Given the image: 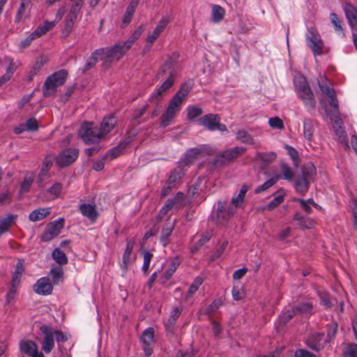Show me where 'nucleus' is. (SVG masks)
Masks as SVG:
<instances>
[{"label":"nucleus","mask_w":357,"mask_h":357,"mask_svg":"<svg viewBox=\"0 0 357 357\" xmlns=\"http://www.w3.org/2000/svg\"><path fill=\"white\" fill-rule=\"evenodd\" d=\"M294 82L296 94L299 98L302 100L306 107L314 109L316 106V100L306 79L303 75H296Z\"/></svg>","instance_id":"f257e3e1"},{"label":"nucleus","mask_w":357,"mask_h":357,"mask_svg":"<svg viewBox=\"0 0 357 357\" xmlns=\"http://www.w3.org/2000/svg\"><path fill=\"white\" fill-rule=\"evenodd\" d=\"M128 50L129 48L123 42L118 43L111 47L95 50L93 52V56L99 54L102 57V61L118 62Z\"/></svg>","instance_id":"f03ea898"},{"label":"nucleus","mask_w":357,"mask_h":357,"mask_svg":"<svg viewBox=\"0 0 357 357\" xmlns=\"http://www.w3.org/2000/svg\"><path fill=\"white\" fill-rule=\"evenodd\" d=\"M67 76L68 72L66 70H60L50 75L43 86V96L47 97L54 94L56 88L64 84Z\"/></svg>","instance_id":"7ed1b4c3"},{"label":"nucleus","mask_w":357,"mask_h":357,"mask_svg":"<svg viewBox=\"0 0 357 357\" xmlns=\"http://www.w3.org/2000/svg\"><path fill=\"white\" fill-rule=\"evenodd\" d=\"M78 135L87 144L98 143L102 139L98 128L95 127L93 123H83Z\"/></svg>","instance_id":"20e7f679"},{"label":"nucleus","mask_w":357,"mask_h":357,"mask_svg":"<svg viewBox=\"0 0 357 357\" xmlns=\"http://www.w3.org/2000/svg\"><path fill=\"white\" fill-rule=\"evenodd\" d=\"M199 124L210 131L219 130L226 132L227 128L220 123V117L218 114H208L198 119Z\"/></svg>","instance_id":"39448f33"},{"label":"nucleus","mask_w":357,"mask_h":357,"mask_svg":"<svg viewBox=\"0 0 357 357\" xmlns=\"http://www.w3.org/2000/svg\"><path fill=\"white\" fill-rule=\"evenodd\" d=\"M307 44L314 55H321L324 52V43L318 31L314 29H308L306 36Z\"/></svg>","instance_id":"423d86ee"},{"label":"nucleus","mask_w":357,"mask_h":357,"mask_svg":"<svg viewBox=\"0 0 357 357\" xmlns=\"http://www.w3.org/2000/svg\"><path fill=\"white\" fill-rule=\"evenodd\" d=\"M183 102L173 96L165 112L161 116L160 124L162 127H167L170 124L176 114L180 111Z\"/></svg>","instance_id":"0eeeda50"},{"label":"nucleus","mask_w":357,"mask_h":357,"mask_svg":"<svg viewBox=\"0 0 357 357\" xmlns=\"http://www.w3.org/2000/svg\"><path fill=\"white\" fill-rule=\"evenodd\" d=\"M318 85L321 91L330 99L329 103L331 107L334 109H337L338 100L331 82L326 77H320V80L318 81Z\"/></svg>","instance_id":"6e6552de"},{"label":"nucleus","mask_w":357,"mask_h":357,"mask_svg":"<svg viewBox=\"0 0 357 357\" xmlns=\"http://www.w3.org/2000/svg\"><path fill=\"white\" fill-rule=\"evenodd\" d=\"M40 331L43 335L42 348L45 353L50 354L54 347V329L51 326L43 325L40 327Z\"/></svg>","instance_id":"1a4fd4ad"},{"label":"nucleus","mask_w":357,"mask_h":357,"mask_svg":"<svg viewBox=\"0 0 357 357\" xmlns=\"http://www.w3.org/2000/svg\"><path fill=\"white\" fill-rule=\"evenodd\" d=\"M79 151L75 148H70L61 151L56 158L59 166L66 167L74 162L77 158Z\"/></svg>","instance_id":"9d476101"},{"label":"nucleus","mask_w":357,"mask_h":357,"mask_svg":"<svg viewBox=\"0 0 357 357\" xmlns=\"http://www.w3.org/2000/svg\"><path fill=\"white\" fill-rule=\"evenodd\" d=\"M135 244V240L133 238H126V246L123 252L122 259L119 262V266L124 273H126L129 265L132 263L131 253Z\"/></svg>","instance_id":"9b49d317"},{"label":"nucleus","mask_w":357,"mask_h":357,"mask_svg":"<svg viewBox=\"0 0 357 357\" xmlns=\"http://www.w3.org/2000/svg\"><path fill=\"white\" fill-rule=\"evenodd\" d=\"M174 83V77L170 74V76H168L167 79L151 94L149 100L151 102L159 100L165 92L173 86Z\"/></svg>","instance_id":"f8f14e48"},{"label":"nucleus","mask_w":357,"mask_h":357,"mask_svg":"<svg viewBox=\"0 0 357 357\" xmlns=\"http://www.w3.org/2000/svg\"><path fill=\"white\" fill-rule=\"evenodd\" d=\"M20 351L31 357H45L42 352H38V347L31 340H22L20 342Z\"/></svg>","instance_id":"ddd939ff"},{"label":"nucleus","mask_w":357,"mask_h":357,"mask_svg":"<svg viewBox=\"0 0 357 357\" xmlns=\"http://www.w3.org/2000/svg\"><path fill=\"white\" fill-rule=\"evenodd\" d=\"M327 342L324 333H315L307 340L306 344L311 349L319 351L324 347Z\"/></svg>","instance_id":"4468645a"},{"label":"nucleus","mask_w":357,"mask_h":357,"mask_svg":"<svg viewBox=\"0 0 357 357\" xmlns=\"http://www.w3.org/2000/svg\"><path fill=\"white\" fill-rule=\"evenodd\" d=\"M33 289L38 294L49 295L52 292L53 286L48 278L43 277L37 280L33 287Z\"/></svg>","instance_id":"2eb2a0df"},{"label":"nucleus","mask_w":357,"mask_h":357,"mask_svg":"<svg viewBox=\"0 0 357 357\" xmlns=\"http://www.w3.org/2000/svg\"><path fill=\"white\" fill-rule=\"evenodd\" d=\"M32 0H21L20 7L17 11L15 22L19 23L29 18L33 4Z\"/></svg>","instance_id":"dca6fc26"},{"label":"nucleus","mask_w":357,"mask_h":357,"mask_svg":"<svg viewBox=\"0 0 357 357\" xmlns=\"http://www.w3.org/2000/svg\"><path fill=\"white\" fill-rule=\"evenodd\" d=\"M63 227V219L59 218L56 221L50 224L47 228L45 234L43 236L44 241H50L60 233Z\"/></svg>","instance_id":"f3484780"},{"label":"nucleus","mask_w":357,"mask_h":357,"mask_svg":"<svg viewBox=\"0 0 357 357\" xmlns=\"http://www.w3.org/2000/svg\"><path fill=\"white\" fill-rule=\"evenodd\" d=\"M343 10L349 26L357 31V8L351 3H346Z\"/></svg>","instance_id":"a211bd4d"},{"label":"nucleus","mask_w":357,"mask_h":357,"mask_svg":"<svg viewBox=\"0 0 357 357\" xmlns=\"http://www.w3.org/2000/svg\"><path fill=\"white\" fill-rule=\"evenodd\" d=\"M154 331L152 328H146L141 337L143 344V349L146 356H150L152 354L153 350L150 345L153 342Z\"/></svg>","instance_id":"6ab92c4d"},{"label":"nucleus","mask_w":357,"mask_h":357,"mask_svg":"<svg viewBox=\"0 0 357 357\" xmlns=\"http://www.w3.org/2000/svg\"><path fill=\"white\" fill-rule=\"evenodd\" d=\"M245 151V148L241 146H236L220 153L219 156L222 158L225 161H230L232 160L238 156H240L244 151Z\"/></svg>","instance_id":"aec40b11"},{"label":"nucleus","mask_w":357,"mask_h":357,"mask_svg":"<svg viewBox=\"0 0 357 357\" xmlns=\"http://www.w3.org/2000/svg\"><path fill=\"white\" fill-rule=\"evenodd\" d=\"M116 123V121L113 116H107L102 120L98 129L102 138L114 128Z\"/></svg>","instance_id":"412c9836"},{"label":"nucleus","mask_w":357,"mask_h":357,"mask_svg":"<svg viewBox=\"0 0 357 357\" xmlns=\"http://www.w3.org/2000/svg\"><path fill=\"white\" fill-rule=\"evenodd\" d=\"M181 264V260L179 257H175L171 261L168 268L163 273L160 279L162 280V282H166L168 281L173 274L176 271L177 268Z\"/></svg>","instance_id":"4be33fe9"},{"label":"nucleus","mask_w":357,"mask_h":357,"mask_svg":"<svg viewBox=\"0 0 357 357\" xmlns=\"http://www.w3.org/2000/svg\"><path fill=\"white\" fill-rule=\"evenodd\" d=\"M317 174V169L313 163L309 162L303 165L301 169V176L310 181H313Z\"/></svg>","instance_id":"5701e85b"},{"label":"nucleus","mask_w":357,"mask_h":357,"mask_svg":"<svg viewBox=\"0 0 357 357\" xmlns=\"http://www.w3.org/2000/svg\"><path fill=\"white\" fill-rule=\"evenodd\" d=\"M81 213L91 220H95L98 217V212L95 205L90 204H82L79 206Z\"/></svg>","instance_id":"b1692460"},{"label":"nucleus","mask_w":357,"mask_h":357,"mask_svg":"<svg viewBox=\"0 0 357 357\" xmlns=\"http://www.w3.org/2000/svg\"><path fill=\"white\" fill-rule=\"evenodd\" d=\"M194 85V81L192 79H189L183 83L179 90L176 93L174 96L176 98L179 100L183 102L185 97L188 96L189 92L191 91Z\"/></svg>","instance_id":"393cba45"},{"label":"nucleus","mask_w":357,"mask_h":357,"mask_svg":"<svg viewBox=\"0 0 357 357\" xmlns=\"http://www.w3.org/2000/svg\"><path fill=\"white\" fill-rule=\"evenodd\" d=\"M81 8L72 6L69 13L66 16V29L69 32L72 30L74 23L77 17V15L79 13Z\"/></svg>","instance_id":"a878e982"},{"label":"nucleus","mask_w":357,"mask_h":357,"mask_svg":"<svg viewBox=\"0 0 357 357\" xmlns=\"http://www.w3.org/2000/svg\"><path fill=\"white\" fill-rule=\"evenodd\" d=\"M185 168L181 165L178 163V167L174 169L170 174L167 182L172 185V186H175L176 183L181 178L183 175L184 174Z\"/></svg>","instance_id":"bb28decb"},{"label":"nucleus","mask_w":357,"mask_h":357,"mask_svg":"<svg viewBox=\"0 0 357 357\" xmlns=\"http://www.w3.org/2000/svg\"><path fill=\"white\" fill-rule=\"evenodd\" d=\"M47 60L43 56H39L36 59L34 64L31 67L28 75L27 80L31 81L33 77L39 73V71L42 69Z\"/></svg>","instance_id":"cd10ccee"},{"label":"nucleus","mask_w":357,"mask_h":357,"mask_svg":"<svg viewBox=\"0 0 357 357\" xmlns=\"http://www.w3.org/2000/svg\"><path fill=\"white\" fill-rule=\"evenodd\" d=\"M310 183L311 181L300 176L296 178L294 183L296 192L302 195H305L309 190Z\"/></svg>","instance_id":"c85d7f7f"},{"label":"nucleus","mask_w":357,"mask_h":357,"mask_svg":"<svg viewBox=\"0 0 357 357\" xmlns=\"http://www.w3.org/2000/svg\"><path fill=\"white\" fill-rule=\"evenodd\" d=\"M175 227L174 221L173 222H167L162 227L160 241L163 246H166L169 243V237L172 234Z\"/></svg>","instance_id":"c756f323"},{"label":"nucleus","mask_w":357,"mask_h":357,"mask_svg":"<svg viewBox=\"0 0 357 357\" xmlns=\"http://www.w3.org/2000/svg\"><path fill=\"white\" fill-rule=\"evenodd\" d=\"M199 153L200 152L199 149H191L186 152L185 155L179 160L178 162L185 168L193 162Z\"/></svg>","instance_id":"7c9ffc66"},{"label":"nucleus","mask_w":357,"mask_h":357,"mask_svg":"<svg viewBox=\"0 0 357 357\" xmlns=\"http://www.w3.org/2000/svg\"><path fill=\"white\" fill-rule=\"evenodd\" d=\"M333 130L338 142L341 143L346 149H349V145L347 140V134L342 126H333Z\"/></svg>","instance_id":"2f4dec72"},{"label":"nucleus","mask_w":357,"mask_h":357,"mask_svg":"<svg viewBox=\"0 0 357 357\" xmlns=\"http://www.w3.org/2000/svg\"><path fill=\"white\" fill-rule=\"evenodd\" d=\"M51 213L50 208H38L33 211L29 215V219L32 222H36L44 219Z\"/></svg>","instance_id":"473e14b6"},{"label":"nucleus","mask_w":357,"mask_h":357,"mask_svg":"<svg viewBox=\"0 0 357 357\" xmlns=\"http://www.w3.org/2000/svg\"><path fill=\"white\" fill-rule=\"evenodd\" d=\"M17 218L16 215L8 214L6 218L0 220V236L6 232Z\"/></svg>","instance_id":"72a5a7b5"},{"label":"nucleus","mask_w":357,"mask_h":357,"mask_svg":"<svg viewBox=\"0 0 357 357\" xmlns=\"http://www.w3.org/2000/svg\"><path fill=\"white\" fill-rule=\"evenodd\" d=\"M55 26V22L45 21L44 24L39 25L33 32L37 38L44 36L47 31H50Z\"/></svg>","instance_id":"f704fd0d"},{"label":"nucleus","mask_w":357,"mask_h":357,"mask_svg":"<svg viewBox=\"0 0 357 357\" xmlns=\"http://www.w3.org/2000/svg\"><path fill=\"white\" fill-rule=\"evenodd\" d=\"M330 20L334 27L335 32L340 36L344 37L345 36L344 28L342 26V21L339 18L337 15L335 13H331Z\"/></svg>","instance_id":"c9c22d12"},{"label":"nucleus","mask_w":357,"mask_h":357,"mask_svg":"<svg viewBox=\"0 0 357 357\" xmlns=\"http://www.w3.org/2000/svg\"><path fill=\"white\" fill-rule=\"evenodd\" d=\"M184 198V194L183 192H177V194L171 199H168L163 206L167 211L171 210L173 207L177 204L182 203Z\"/></svg>","instance_id":"e433bc0d"},{"label":"nucleus","mask_w":357,"mask_h":357,"mask_svg":"<svg viewBox=\"0 0 357 357\" xmlns=\"http://www.w3.org/2000/svg\"><path fill=\"white\" fill-rule=\"evenodd\" d=\"M225 12L219 5H213L211 11V20L213 22H219L223 20Z\"/></svg>","instance_id":"4c0bfd02"},{"label":"nucleus","mask_w":357,"mask_h":357,"mask_svg":"<svg viewBox=\"0 0 357 357\" xmlns=\"http://www.w3.org/2000/svg\"><path fill=\"white\" fill-rule=\"evenodd\" d=\"M187 119L192 121L196 118L201 116L203 114V110L201 107L195 105H189L186 108Z\"/></svg>","instance_id":"58836bf2"},{"label":"nucleus","mask_w":357,"mask_h":357,"mask_svg":"<svg viewBox=\"0 0 357 357\" xmlns=\"http://www.w3.org/2000/svg\"><path fill=\"white\" fill-rule=\"evenodd\" d=\"M236 139L243 144H255L253 138L245 130H239L236 132Z\"/></svg>","instance_id":"ea45409f"},{"label":"nucleus","mask_w":357,"mask_h":357,"mask_svg":"<svg viewBox=\"0 0 357 357\" xmlns=\"http://www.w3.org/2000/svg\"><path fill=\"white\" fill-rule=\"evenodd\" d=\"M126 145L123 144H120L118 146L112 148L105 154V158L109 160H112L118 156H119L123 151L124 150Z\"/></svg>","instance_id":"a19ab883"},{"label":"nucleus","mask_w":357,"mask_h":357,"mask_svg":"<svg viewBox=\"0 0 357 357\" xmlns=\"http://www.w3.org/2000/svg\"><path fill=\"white\" fill-rule=\"evenodd\" d=\"M144 30V26L142 25L139 26L132 32L130 38L126 41L123 42L125 45L129 48V50L132 46L134 43L139 38Z\"/></svg>","instance_id":"79ce46f5"},{"label":"nucleus","mask_w":357,"mask_h":357,"mask_svg":"<svg viewBox=\"0 0 357 357\" xmlns=\"http://www.w3.org/2000/svg\"><path fill=\"white\" fill-rule=\"evenodd\" d=\"M174 66H175V60L172 57H169L167 59L164 65L161 68V71L164 74H167L170 76V74L174 77Z\"/></svg>","instance_id":"37998d69"},{"label":"nucleus","mask_w":357,"mask_h":357,"mask_svg":"<svg viewBox=\"0 0 357 357\" xmlns=\"http://www.w3.org/2000/svg\"><path fill=\"white\" fill-rule=\"evenodd\" d=\"M211 236L212 234L209 231H206L202 234L199 236V238L194 243L192 250L196 251L199 249L202 245H204L211 239Z\"/></svg>","instance_id":"c03bdc74"},{"label":"nucleus","mask_w":357,"mask_h":357,"mask_svg":"<svg viewBox=\"0 0 357 357\" xmlns=\"http://www.w3.org/2000/svg\"><path fill=\"white\" fill-rule=\"evenodd\" d=\"M280 179V176H275L271 178H270L269 180L266 181L265 183H264L262 185L258 186L256 189H255V193L257 194H259L261 192H264V191H266L267 190L268 188H270L271 186H273V185H275L276 183V182Z\"/></svg>","instance_id":"a18cd8bd"},{"label":"nucleus","mask_w":357,"mask_h":357,"mask_svg":"<svg viewBox=\"0 0 357 357\" xmlns=\"http://www.w3.org/2000/svg\"><path fill=\"white\" fill-rule=\"evenodd\" d=\"M296 309L292 307L291 309L287 310L283 312L278 319L279 322L285 325L291 319H292L296 314Z\"/></svg>","instance_id":"49530a36"},{"label":"nucleus","mask_w":357,"mask_h":357,"mask_svg":"<svg viewBox=\"0 0 357 357\" xmlns=\"http://www.w3.org/2000/svg\"><path fill=\"white\" fill-rule=\"evenodd\" d=\"M52 257L59 264L63 265L68 263V258L66 254L59 248H56L53 251Z\"/></svg>","instance_id":"de8ad7c7"},{"label":"nucleus","mask_w":357,"mask_h":357,"mask_svg":"<svg viewBox=\"0 0 357 357\" xmlns=\"http://www.w3.org/2000/svg\"><path fill=\"white\" fill-rule=\"evenodd\" d=\"M34 176L32 174H27L24 176L23 182L20 185V193H24L29 191L33 181Z\"/></svg>","instance_id":"09e8293b"},{"label":"nucleus","mask_w":357,"mask_h":357,"mask_svg":"<svg viewBox=\"0 0 357 357\" xmlns=\"http://www.w3.org/2000/svg\"><path fill=\"white\" fill-rule=\"evenodd\" d=\"M202 283L203 279L201 277H197L188 289L186 298L192 297Z\"/></svg>","instance_id":"8fccbe9b"},{"label":"nucleus","mask_w":357,"mask_h":357,"mask_svg":"<svg viewBox=\"0 0 357 357\" xmlns=\"http://www.w3.org/2000/svg\"><path fill=\"white\" fill-rule=\"evenodd\" d=\"M296 309L297 314H307L310 313L312 309V304L310 302H303L298 305L294 306Z\"/></svg>","instance_id":"3c124183"},{"label":"nucleus","mask_w":357,"mask_h":357,"mask_svg":"<svg viewBox=\"0 0 357 357\" xmlns=\"http://www.w3.org/2000/svg\"><path fill=\"white\" fill-rule=\"evenodd\" d=\"M303 132L307 140H311L313 137V127L310 120H305L303 123Z\"/></svg>","instance_id":"603ef678"},{"label":"nucleus","mask_w":357,"mask_h":357,"mask_svg":"<svg viewBox=\"0 0 357 357\" xmlns=\"http://www.w3.org/2000/svg\"><path fill=\"white\" fill-rule=\"evenodd\" d=\"M281 172L282 175H279L280 176V178H283L288 181L292 180L294 177V172L287 165L282 164L281 165Z\"/></svg>","instance_id":"864d4df0"},{"label":"nucleus","mask_w":357,"mask_h":357,"mask_svg":"<svg viewBox=\"0 0 357 357\" xmlns=\"http://www.w3.org/2000/svg\"><path fill=\"white\" fill-rule=\"evenodd\" d=\"M63 269L61 267H56L52 268L50 271V275L52 278V281L54 284H58L60 280L63 277Z\"/></svg>","instance_id":"5fc2aeb1"},{"label":"nucleus","mask_w":357,"mask_h":357,"mask_svg":"<svg viewBox=\"0 0 357 357\" xmlns=\"http://www.w3.org/2000/svg\"><path fill=\"white\" fill-rule=\"evenodd\" d=\"M169 22L170 17L169 16H164L160 20L154 29L161 33L167 26Z\"/></svg>","instance_id":"6e6d98bb"},{"label":"nucleus","mask_w":357,"mask_h":357,"mask_svg":"<svg viewBox=\"0 0 357 357\" xmlns=\"http://www.w3.org/2000/svg\"><path fill=\"white\" fill-rule=\"evenodd\" d=\"M276 154L273 152L271 153H259L257 154V158L267 163H270L275 160Z\"/></svg>","instance_id":"4d7b16f0"},{"label":"nucleus","mask_w":357,"mask_h":357,"mask_svg":"<svg viewBox=\"0 0 357 357\" xmlns=\"http://www.w3.org/2000/svg\"><path fill=\"white\" fill-rule=\"evenodd\" d=\"M284 202V195H278L275 197L265 207L266 209L272 211L273 208L278 206Z\"/></svg>","instance_id":"13d9d810"},{"label":"nucleus","mask_w":357,"mask_h":357,"mask_svg":"<svg viewBox=\"0 0 357 357\" xmlns=\"http://www.w3.org/2000/svg\"><path fill=\"white\" fill-rule=\"evenodd\" d=\"M102 61V57L100 55L98 54L96 56H93V52L91 54L89 61L86 62L84 66V70L86 71L93 67L95 64L99 61Z\"/></svg>","instance_id":"bf43d9fd"},{"label":"nucleus","mask_w":357,"mask_h":357,"mask_svg":"<svg viewBox=\"0 0 357 357\" xmlns=\"http://www.w3.org/2000/svg\"><path fill=\"white\" fill-rule=\"evenodd\" d=\"M222 305V301L220 298L215 299L210 304L206 309L207 314H212L216 312L218 308Z\"/></svg>","instance_id":"052dcab7"},{"label":"nucleus","mask_w":357,"mask_h":357,"mask_svg":"<svg viewBox=\"0 0 357 357\" xmlns=\"http://www.w3.org/2000/svg\"><path fill=\"white\" fill-rule=\"evenodd\" d=\"M301 229H312L316 225L315 221L310 218H305L301 222L298 223Z\"/></svg>","instance_id":"680f3d73"},{"label":"nucleus","mask_w":357,"mask_h":357,"mask_svg":"<svg viewBox=\"0 0 357 357\" xmlns=\"http://www.w3.org/2000/svg\"><path fill=\"white\" fill-rule=\"evenodd\" d=\"M334 109L335 110L331 116V120L333 123V126H342L343 121L340 116L338 107Z\"/></svg>","instance_id":"e2e57ef3"},{"label":"nucleus","mask_w":357,"mask_h":357,"mask_svg":"<svg viewBox=\"0 0 357 357\" xmlns=\"http://www.w3.org/2000/svg\"><path fill=\"white\" fill-rule=\"evenodd\" d=\"M153 257V255L149 252H144V263L142 265V270L146 274L148 269L150 266V263L151 259Z\"/></svg>","instance_id":"0e129e2a"},{"label":"nucleus","mask_w":357,"mask_h":357,"mask_svg":"<svg viewBox=\"0 0 357 357\" xmlns=\"http://www.w3.org/2000/svg\"><path fill=\"white\" fill-rule=\"evenodd\" d=\"M345 357H357V344H350L344 352Z\"/></svg>","instance_id":"69168bd1"},{"label":"nucleus","mask_w":357,"mask_h":357,"mask_svg":"<svg viewBox=\"0 0 357 357\" xmlns=\"http://www.w3.org/2000/svg\"><path fill=\"white\" fill-rule=\"evenodd\" d=\"M268 123L273 128L282 129L284 128L283 122L279 117H273L269 119Z\"/></svg>","instance_id":"338daca9"},{"label":"nucleus","mask_w":357,"mask_h":357,"mask_svg":"<svg viewBox=\"0 0 357 357\" xmlns=\"http://www.w3.org/2000/svg\"><path fill=\"white\" fill-rule=\"evenodd\" d=\"M211 324L212 325V329L214 336L217 338H219L222 331V326L218 321H216L214 319L211 320Z\"/></svg>","instance_id":"774afa93"}]
</instances>
